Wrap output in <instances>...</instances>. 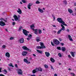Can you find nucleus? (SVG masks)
<instances>
[{
	"mask_svg": "<svg viewBox=\"0 0 76 76\" xmlns=\"http://www.w3.org/2000/svg\"><path fill=\"white\" fill-rule=\"evenodd\" d=\"M36 70H37V72H38V71H39L40 72H42V69L41 67H39L38 68H36Z\"/></svg>",
	"mask_w": 76,
	"mask_h": 76,
	"instance_id": "10",
	"label": "nucleus"
},
{
	"mask_svg": "<svg viewBox=\"0 0 76 76\" xmlns=\"http://www.w3.org/2000/svg\"><path fill=\"white\" fill-rule=\"evenodd\" d=\"M31 28V29H32V28H34V24H32L31 26H30Z\"/></svg>",
	"mask_w": 76,
	"mask_h": 76,
	"instance_id": "32",
	"label": "nucleus"
},
{
	"mask_svg": "<svg viewBox=\"0 0 76 76\" xmlns=\"http://www.w3.org/2000/svg\"><path fill=\"white\" fill-rule=\"evenodd\" d=\"M1 68H0V72H1Z\"/></svg>",
	"mask_w": 76,
	"mask_h": 76,
	"instance_id": "61",
	"label": "nucleus"
},
{
	"mask_svg": "<svg viewBox=\"0 0 76 76\" xmlns=\"http://www.w3.org/2000/svg\"><path fill=\"white\" fill-rule=\"evenodd\" d=\"M58 55L60 57H61V53H59L58 54Z\"/></svg>",
	"mask_w": 76,
	"mask_h": 76,
	"instance_id": "41",
	"label": "nucleus"
},
{
	"mask_svg": "<svg viewBox=\"0 0 76 76\" xmlns=\"http://www.w3.org/2000/svg\"><path fill=\"white\" fill-rule=\"evenodd\" d=\"M50 60L52 63H54L55 62V60L52 58H50Z\"/></svg>",
	"mask_w": 76,
	"mask_h": 76,
	"instance_id": "22",
	"label": "nucleus"
},
{
	"mask_svg": "<svg viewBox=\"0 0 76 76\" xmlns=\"http://www.w3.org/2000/svg\"><path fill=\"white\" fill-rule=\"evenodd\" d=\"M33 56H34V57H36V55H35V54H33Z\"/></svg>",
	"mask_w": 76,
	"mask_h": 76,
	"instance_id": "57",
	"label": "nucleus"
},
{
	"mask_svg": "<svg viewBox=\"0 0 76 76\" xmlns=\"http://www.w3.org/2000/svg\"><path fill=\"white\" fill-rule=\"evenodd\" d=\"M74 5H75V6H76V3H75Z\"/></svg>",
	"mask_w": 76,
	"mask_h": 76,
	"instance_id": "64",
	"label": "nucleus"
},
{
	"mask_svg": "<svg viewBox=\"0 0 76 76\" xmlns=\"http://www.w3.org/2000/svg\"><path fill=\"white\" fill-rule=\"evenodd\" d=\"M23 61L24 62L27 63V64H30L31 63V62L28 61L26 59H24Z\"/></svg>",
	"mask_w": 76,
	"mask_h": 76,
	"instance_id": "9",
	"label": "nucleus"
},
{
	"mask_svg": "<svg viewBox=\"0 0 76 76\" xmlns=\"http://www.w3.org/2000/svg\"><path fill=\"white\" fill-rule=\"evenodd\" d=\"M12 25H15V22H12Z\"/></svg>",
	"mask_w": 76,
	"mask_h": 76,
	"instance_id": "47",
	"label": "nucleus"
},
{
	"mask_svg": "<svg viewBox=\"0 0 76 76\" xmlns=\"http://www.w3.org/2000/svg\"><path fill=\"white\" fill-rule=\"evenodd\" d=\"M56 18L54 17V16H53V21L55 20Z\"/></svg>",
	"mask_w": 76,
	"mask_h": 76,
	"instance_id": "53",
	"label": "nucleus"
},
{
	"mask_svg": "<svg viewBox=\"0 0 76 76\" xmlns=\"http://www.w3.org/2000/svg\"><path fill=\"white\" fill-rule=\"evenodd\" d=\"M32 4L31 3H29L28 5H27V7L29 9H31V7L32 6Z\"/></svg>",
	"mask_w": 76,
	"mask_h": 76,
	"instance_id": "15",
	"label": "nucleus"
},
{
	"mask_svg": "<svg viewBox=\"0 0 76 76\" xmlns=\"http://www.w3.org/2000/svg\"><path fill=\"white\" fill-rule=\"evenodd\" d=\"M54 76H57V75L56 74H54Z\"/></svg>",
	"mask_w": 76,
	"mask_h": 76,
	"instance_id": "59",
	"label": "nucleus"
},
{
	"mask_svg": "<svg viewBox=\"0 0 76 76\" xmlns=\"http://www.w3.org/2000/svg\"><path fill=\"white\" fill-rule=\"evenodd\" d=\"M18 18H20V15H18Z\"/></svg>",
	"mask_w": 76,
	"mask_h": 76,
	"instance_id": "55",
	"label": "nucleus"
},
{
	"mask_svg": "<svg viewBox=\"0 0 76 76\" xmlns=\"http://www.w3.org/2000/svg\"><path fill=\"white\" fill-rule=\"evenodd\" d=\"M59 39L60 41H61V39Z\"/></svg>",
	"mask_w": 76,
	"mask_h": 76,
	"instance_id": "63",
	"label": "nucleus"
},
{
	"mask_svg": "<svg viewBox=\"0 0 76 76\" xmlns=\"http://www.w3.org/2000/svg\"><path fill=\"white\" fill-rule=\"evenodd\" d=\"M61 50L62 51L64 52L66 51V48L64 47H62L61 48Z\"/></svg>",
	"mask_w": 76,
	"mask_h": 76,
	"instance_id": "20",
	"label": "nucleus"
},
{
	"mask_svg": "<svg viewBox=\"0 0 76 76\" xmlns=\"http://www.w3.org/2000/svg\"><path fill=\"white\" fill-rule=\"evenodd\" d=\"M51 44L53 46H54V43H53V42H51Z\"/></svg>",
	"mask_w": 76,
	"mask_h": 76,
	"instance_id": "45",
	"label": "nucleus"
},
{
	"mask_svg": "<svg viewBox=\"0 0 76 76\" xmlns=\"http://www.w3.org/2000/svg\"><path fill=\"white\" fill-rule=\"evenodd\" d=\"M0 25H1V26H3L6 25V24H5V23L3 21H0Z\"/></svg>",
	"mask_w": 76,
	"mask_h": 76,
	"instance_id": "7",
	"label": "nucleus"
},
{
	"mask_svg": "<svg viewBox=\"0 0 76 76\" xmlns=\"http://www.w3.org/2000/svg\"><path fill=\"white\" fill-rule=\"evenodd\" d=\"M36 51L37 52L39 53H40V54H42V51L39 50L38 49Z\"/></svg>",
	"mask_w": 76,
	"mask_h": 76,
	"instance_id": "26",
	"label": "nucleus"
},
{
	"mask_svg": "<svg viewBox=\"0 0 76 76\" xmlns=\"http://www.w3.org/2000/svg\"><path fill=\"white\" fill-rule=\"evenodd\" d=\"M61 45H62V46H63V45H64V43H61Z\"/></svg>",
	"mask_w": 76,
	"mask_h": 76,
	"instance_id": "48",
	"label": "nucleus"
},
{
	"mask_svg": "<svg viewBox=\"0 0 76 76\" xmlns=\"http://www.w3.org/2000/svg\"><path fill=\"white\" fill-rule=\"evenodd\" d=\"M53 27H56V26L55 25H53Z\"/></svg>",
	"mask_w": 76,
	"mask_h": 76,
	"instance_id": "62",
	"label": "nucleus"
},
{
	"mask_svg": "<svg viewBox=\"0 0 76 76\" xmlns=\"http://www.w3.org/2000/svg\"><path fill=\"white\" fill-rule=\"evenodd\" d=\"M15 67L18 68V65H17V64H15Z\"/></svg>",
	"mask_w": 76,
	"mask_h": 76,
	"instance_id": "51",
	"label": "nucleus"
},
{
	"mask_svg": "<svg viewBox=\"0 0 76 76\" xmlns=\"http://www.w3.org/2000/svg\"><path fill=\"white\" fill-rule=\"evenodd\" d=\"M61 31H62V30H61V29H60L59 30L57 33V34H60V32H61Z\"/></svg>",
	"mask_w": 76,
	"mask_h": 76,
	"instance_id": "29",
	"label": "nucleus"
},
{
	"mask_svg": "<svg viewBox=\"0 0 76 76\" xmlns=\"http://www.w3.org/2000/svg\"><path fill=\"white\" fill-rule=\"evenodd\" d=\"M57 49H58V50H61V47H59L58 48L57 47Z\"/></svg>",
	"mask_w": 76,
	"mask_h": 76,
	"instance_id": "43",
	"label": "nucleus"
},
{
	"mask_svg": "<svg viewBox=\"0 0 76 76\" xmlns=\"http://www.w3.org/2000/svg\"><path fill=\"white\" fill-rule=\"evenodd\" d=\"M28 38H30L31 39L32 38V35H31V34H29L28 36Z\"/></svg>",
	"mask_w": 76,
	"mask_h": 76,
	"instance_id": "36",
	"label": "nucleus"
},
{
	"mask_svg": "<svg viewBox=\"0 0 76 76\" xmlns=\"http://www.w3.org/2000/svg\"><path fill=\"white\" fill-rule=\"evenodd\" d=\"M13 18H14V19L15 21H17V20H18V21H20V20H18V16L16 15H15L13 16Z\"/></svg>",
	"mask_w": 76,
	"mask_h": 76,
	"instance_id": "5",
	"label": "nucleus"
},
{
	"mask_svg": "<svg viewBox=\"0 0 76 76\" xmlns=\"http://www.w3.org/2000/svg\"><path fill=\"white\" fill-rule=\"evenodd\" d=\"M53 33H56V32H57V31H53Z\"/></svg>",
	"mask_w": 76,
	"mask_h": 76,
	"instance_id": "60",
	"label": "nucleus"
},
{
	"mask_svg": "<svg viewBox=\"0 0 76 76\" xmlns=\"http://www.w3.org/2000/svg\"><path fill=\"white\" fill-rule=\"evenodd\" d=\"M71 75H72V76H75V74H74L73 73H71Z\"/></svg>",
	"mask_w": 76,
	"mask_h": 76,
	"instance_id": "40",
	"label": "nucleus"
},
{
	"mask_svg": "<svg viewBox=\"0 0 76 76\" xmlns=\"http://www.w3.org/2000/svg\"><path fill=\"white\" fill-rule=\"evenodd\" d=\"M50 67L51 69H53V70H54V68H53V67L51 65H50Z\"/></svg>",
	"mask_w": 76,
	"mask_h": 76,
	"instance_id": "44",
	"label": "nucleus"
},
{
	"mask_svg": "<svg viewBox=\"0 0 76 76\" xmlns=\"http://www.w3.org/2000/svg\"><path fill=\"white\" fill-rule=\"evenodd\" d=\"M68 56L69 57V58H71V56H70V55H68Z\"/></svg>",
	"mask_w": 76,
	"mask_h": 76,
	"instance_id": "56",
	"label": "nucleus"
},
{
	"mask_svg": "<svg viewBox=\"0 0 76 76\" xmlns=\"http://www.w3.org/2000/svg\"><path fill=\"white\" fill-rule=\"evenodd\" d=\"M61 26L62 28H61L60 29L62 31H65V27L62 24H61Z\"/></svg>",
	"mask_w": 76,
	"mask_h": 76,
	"instance_id": "13",
	"label": "nucleus"
},
{
	"mask_svg": "<svg viewBox=\"0 0 76 76\" xmlns=\"http://www.w3.org/2000/svg\"><path fill=\"white\" fill-rule=\"evenodd\" d=\"M0 20H2V21H4L5 22H7V20H4V18H0Z\"/></svg>",
	"mask_w": 76,
	"mask_h": 76,
	"instance_id": "28",
	"label": "nucleus"
},
{
	"mask_svg": "<svg viewBox=\"0 0 76 76\" xmlns=\"http://www.w3.org/2000/svg\"><path fill=\"white\" fill-rule=\"evenodd\" d=\"M45 54L46 57H49V56H50V53H49V52H45Z\"/></svg>",
	"mask_w": 76,
	"mask_h": 76,
	"instance_id": "16",
	"label": "nucleus"
},
{
	"mask_svg": "<svg viewBox=\"0 0 76 76\" xmlns=\"http://www.w3.org/2000/svg\"><path fill=\"white\" fill-rule=\"evenodd\" d=\"M38 31H39V34H41L42 33V31H41V30L39 29L38 30Z\"/></svg>",
	"mask_w": 76,
	"mask_h": 76,
	"instance_id": "31",
	"label": "nucleus"
},
{
	"mask_svg": "<svg viewBox=\"0 0 76 76\" xmlns=\"http://www.w3.org/2000/svg\"><path fill=\"white\" fill-rule=\"evenodd\" d=\"M18 75H22V71L20 69H18Z\"/></svg>",
	"mask_w": 76,
	"mask_h": 76,
	"instance_id": "6",
	"label": "nucleus"
},
{
	"mask_svg": "<svg viewBox=\"0 0 76 76\" xmlns=\"http://www.w3.org/2000/svg\"><path fill=\"white\" fill-rule=\"evenodd\" d=\"M3 72L4 73V74H7V72L6 69H5L3 71Z\"/></svg>",
	"mask_w": 76,
	"mask_h": 76,
	"instance_id": "27",
	"label": "nucleus"
},
{
	"mask_svg": "<svg viewBox=\"0 0 76 76\" xmlns=\"http://www.w3.org/2000/svg\"><path fill=\"white\" fill-rule=\"evenodd\" d=\"M34 34H36V35L38 34V29H35V31H34Z\"/></svg>",
	"mask_w": 76,
	"mask_h": 76,
	"instance_id": "23",
	"label": "nucleus"
},
{
	"mask_svg": "<svg viewBox=\"0 0 76 76\" xmlns=\"http://www.w3.org/2000/svg\"><path fill=\"white\" fill-rule=\"evenodd\" d=\"M53 42L56 45H59L60 44V42L57 39H54L53 40Z\"/></svg>",
	"mask_w": 76,
	"mask_h": 76,
	"instance_id": "2",
	"label": "nucleus"
},
{
	"mask_svg": "<svg viewBox=\"0 0 76 76\" xmlns=\"http://www.w3.org/2000/svg\"><path fill=\"white\" fill-rule=\"evenodd\" d=\"M38 71H37V70H36V69H34L33 70L32 72L34 74L35 73H36V72H37Z\"/></svg>",
	"mask_w": 76,
	"mask_h": 76,
	"instance_id": "25",
	"label": "nucleus"
},
{
	"mask_svg": "<svg viewBox=\"0 0 76 76\" xmlns=\"http://www.w3.org/2000/svg\"><path fill=\"white\" fill-rule=\"evenodd\" d=\"M10 66H11V67H14V66H13V65H12V63L10 64Z\"/></svg>",
	"mask_w": 76,
	"mask_h": 76,
	"instance_id": "46",
	"label": "nucleus"
},
{
	"mask_svg": "<svg viewBox=\"0 0 76 76\" xmlns=\"http://www.w3.org/2000/svg\"><path fill=\"white\" fill-rule=\"evenodd\" d=\"M27 51H29V52H31V50H30L29 49H28V50H27Z\"/></svg>",
	"mask_w": 76,
	"mask_h": 76,
	"instance_id": "54",
	"label": "nucleus"
},
{
	"mask_svg": "<svg viewBox=\"0 0 76 76\" xmlns=\"http://www.w3.org/2000/svg\"><path fill=\"white\" fill-rule=\"evenodd\" d=\"M62 24L63 25H64V26H67V24H65V22H64V21H63L62 23Z\"/></svg>",
	"mask_w": 76,
	"mask_h": 76,
	"instance_id": "33",
	"label": "nucleus"
},
{
	"mask_svg": "<svg viewBox=\"0 0 76 76\" xmlns=\"http://www.w3.org/2000/svg\"><path fill=\"white\" fill-rule=\"evenodd\" d=\"M44 66L45 68H46V69H47V68L48 67V65H47V64L44 65Z\"/></svg>",
	"mask_w": 76,
	"mask_h": 76,
	"instance_id": "34",
	"label": "nucleus"
},
{
	"mask_svg": "<svg viewBox=\"0 0 76 76\" xmlns=\"http://www.w3.org/2000/svg\"><path fill=\"white\" fill-rule=\"evenodd\" d=\"M18 10H17V12L20 15V14H22V10L20 8H19L18 9Z\"/></svg>",
	"mask_w": 76,
	"mask_h": 76,
	"instance_id": "14",
	"label": "nucleus"
},
{
	"mask_svg": "<svg viewBox=\"0 0 76 76\" xmlns=\"http://www.w3.org/2000/svg\"><path fill=\"white\" fill-rule=\"evenodd\" d=\"M68 37L70 40V41H73V39H72V37L70 36V35H68Z\"/></svg>",
	"mask_w": 76,
	"mask_h": 76,
	"instance_id": "17",
	"label": "nucleus"
},
{
	"mask_svg": "<svg viewBox=\"0 0 76 76\" xmlns=\"http://www.w3.org/2000/svg\"><path fill=\"white\" fill-rule=\"evenodd\" d=\"M38 10L39 12H40V13H43L44 12V11H43V10H42L40 8H38Z\"/></svg>",
	"mask_w": 76,
	"mask_h": 76,
	"instance_id": "21",
	"label": "nucleus"
},
{
	"mask_svg": "<svg viewBox=\"0 0 76 76\" xmlns=\"http://www.w3.org/2000/svg\"><path fill=\"white\" fill-rule=\"evenodd\" d=\"M31 39V38H27V40H28V41H29V40H30V39Z\"/></svg>",
	"mask_w": 76,
	"mask_h": 76,
	"instance_id": "49",
	"label": "nucleus"
},
{
	"mask_svg": "<svg viewBox=\"0 0 76 76\" xmlns=\"http://www.w3.org/2000/svg\"><path fill=\"white\" fill-rule=\"evenodd\" d=\"M28 53V52L26 51H24L22 52V55L23 56H25Z\"/></svg>",
	"mask_w": 76,
	"mask_h": 76,
	"instance_id": "11",
	"label": "nucleus"
},
{
	"mask_svg": "<svg viewBox=\"0 0 76 76\" xmlns=\"http://www.w3.org/2000/svg\"><path fill=\"white\" fill-rule=\"evenodd\" d=\"M31 76H36V75L35 74H33V75H31Z\"/></svg>",
	"mask_w": 76,
	"mask_h": 76,
	"instance_id": "58",
	"label": "nucleus"
},
{
	"mask_svg": "<svg viewBox=\"0 0 76 76\" xmlns=\"http://www.w3.org/2000/svg\"><path fill=\"white\" fill-rule=\"evenodd\" d=\"M64 4H67V1H64Z\"/></svg>",
	"mask_w": 76,
	"mask_h": 76,
	"instance_id": "42",
	"label": "nucleus"
},
{
	"mask_svg": "<svg viewBox=\"0 0 76 76\" xmlns=\"http://www.w3.org/2000/svg\"><path fill=\"white\" fill-rule=\"evenodd\" d=\"M36 4H39V3H40V2L39 1H37L36 2Z\"/></svg>",
	"mask_w": 76,
	"mask_h": 76,
	"instance_id": "37",
	"label": "nucleus"
},
{
	"mask_svg": "<svg viewBox=\"0 0 76 76\" xmlns=\"http://www.w3.org/2000/svg\"><path fill=\"white\" fill-rule=\"evenodd\" d=\"M23 32L26 36H28V34L29 33V32L24 29H23Z\"/></svg>",
	"mask_w": 76,
	"mask_h": 76,
	"instance_id": "3",
	"label": "nucleus"
},
{
	"mask_svg": "<svg viewBox=\"0 0 76 76\" xmlns=\"http://www.w3.org/2000/svg\"><path fill=\"white\" fill-rule=\"evenodd\" d=\"M68 11L70 14H71V13H73V10H72L70 9H69L68 10Z\"/></svg>",
	"mask_w": 76,
	"mask_h": 76,
	"instance_id": "18",
	"label": "nucleus"
},
{
	"mask_svg": "<svg viewBox=\"0 0 76 76\" xmlns=\"http://www.w3.org/2000/svg\"><path fill=\"white\" fill-rule=\"evenodd\" d=\"M18 41L20 42V43H23V42H24V39H23V38H21L19 39Z\"/></svg>",
	"mask_w": 76,
	"mask_h": 76,
	"instance_id": "8",
	"label": "nucleus"
},
{
	"mask_svg": "<svg viewBox=\"0 0 76 76\" xmlns=\"http://www.w3.org/2000/svg\"><path fill=\"white\" fill-rule=\"evenodd\" d=\"M5 56H6V57H8V58L10 57V54H9V53L7 52L5 54Z\"/></svg>",
	"mask_w": 76,
	"mask_h": 76,
	"instance_id": "19",
	"label": "nucleus"
},
{
	"mask_svg": "<svg viewBox=\"0 0 76 76\" xmlns=\"http://www.w3.org/2000/svg\"><path fill=\"white\" fill-rule=\"evenodd\" d=\"M57 20L58 22H59L60 23H62L63 22H64V21L61 18H58L57 19Z\"/></svg>",
	"mask_w": 76,
	"mask_h": 76,
	"instance_id": "4",
	"label": "nucleus"
},
{
	"mask_svg": "<svg viewBox=\"0 0 76 76\" xmlns=\"http://www.w3.org/2000/svg\"><path fill=\"white\" fill-rule=\"evenodd\" d=\"M40 45L41 46H37L36 47L37 49H43V48H46V47L44 45V43L42 42L40 43Z\"/></svg>",
	"mask_w": 76,
	"mask_h": 76,
	"instance_id": "1",
	"label": "nucleus"
},
{
	"mask_svg": "<svg viewBox=\"0 0 76 76\" xmlns=\"http://www.w3.org/2000/svg\"><path fill=\"white\" fill-rule=\"evenodd\" d=\"M22 2L23 3H26V0H22Z\"/></svg>",
	"mask_w": 76,
	"mask_h": 76,
	"instance_id": "35",
	"label": "nucleus"
},
{
	"mask_svg": "<svg viewBox=\"0 0 76 76\" xmlns=\"http://www.w3.org/2000/svg\"><path fill=\"white\" fill-rule=\"evenodd\" d=\"M66 31H67L68 32H69V29H67V30H66Z\"/></svg>",
	"mask_w": 76,
	"mask_h": 76,
	"instance_id": "52",
	"label": "nucleus"
},
{
	"mask_svg": "<svg viewBox=\"0 0 76 76\" xmlns=\"http://www.w3.org/2000/svg\"><path fill=\"white\" fill-rule=\"evenodd\" d=\"M10 40H12V39H14V37H11L10 38Z\"/></svg>",
	"mask_w": 76,
	"mask_h": 76,
	"instance_id": "38",
	"label": "nucleus"
},
{
	"mask_svg": "<svg viewBox=\"0 0 76 76\" xmlns=\"http://www.w3.org/2000/svg\"><path fill=\"white\" fill-rule=\"evenodd\" d=\"M36 41L37 42H39V41H41V40L39 39V37H36Z\"/></svg>",
	"mask_w": 76,
	"mask_h": 76,
	"instance_id": "24",
	"label": "nucleus"
},
{
	"mask_svg": "<svg viewBox=\"0 0 76 76\" xmlns=\"http://www.w3.org/2000/svg\"><path fill=\"white\" fill-rule=\"evenodd\" d=\"M71 54L72 57H75V53L73 52L71 53Z\"/></svg>",
	"mask_w": 76,
	"mask_h": 76,
	"instance_id": "30",
	"label": "nucleus"
},
{
	"mask_svg": "<svg viewBox=\"0 0 76 76\" xmlns=\"http://www.w3.org/2000/svg\"><path fill=\"white\" fill-rule=\"evenodd\" d=\"M22 28V27L20 26V27H19V29H18L19 31H20L21 30V29Z\"/></svg>",
	"mask_w": 76,
	"mask_h": 76,
	"instance_id": "39",
	"label": "nucleus"
},
{
	"mask_svg": "<svg viewBox=\"0 0 76 76\" xmlns=\"http://www.w3.org/2000/svg\"><path fill=\"white\" fill-rule=\"evenodd\" d=\"M22 48L24 50H26L27 51V50H29V48H27V47L26 46H23Z\"/></svg>",
	"mask_w": 76,
	"mask_h": 76,
	"instance_id": "12",
	"label": "nucleus"
},
{
	"mask_svg": "<svg viewBox=\"0 0 76 76\" xmlns=\"http://www.w3.org/2000/svg\"><path fill=\"white\" fill-rule=\"evenodd\" d=\"M2 47L3 48H5V47H6V46L5 45H4Z\"/></svg>",
	"mask_w": 76,
	"mask_h": 76,
	"instance_id": "50",
	"label": "nucleus"
}]
</instances>
